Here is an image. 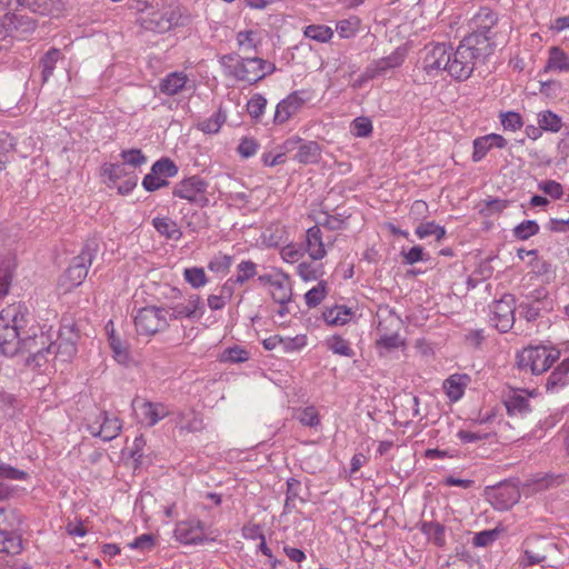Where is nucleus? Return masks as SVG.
Here are the masks:
<instances>
[{
    "instance_id": "a878e982",
    "label": "nucleus",
    "mask_w": 569,
    "mask_h": 569,
    "mask_svg": "<svg viewBox=\"0 0 569 569\" xmlns=\"http://www.w3.org/2000/svg\"><path fill=\"white\" fill-rule=\"evenodd\" d=\"M507 144V139L498 133H488L477 137L472 141L471 159L473 162H480L493 148L503 149Z\"/></svg>"
},
{
    "instance_id": "20e7f679",
    "label": "nucleus",
    "mask_w": 569,
    "mask_h": 569,
    "mask_svg": "<svg viewBox=\"0 0 569 569\" xmlns=\"http://www.w3.org/2000/svg\"><path fill=\"white\" fill-rule=\"evenodd\" d=\"M223 74L239 82L256 84L276 71V66L258 57H240L238 53L223 54L219 59Z\"/></svg>"
},
{
    "instance_id": "bb28decb",
    "label": "nucleus",
    "mask_w": 569,
    "mask_h": 569,
    "mask_svg": "<svg viewBox=\"0 0 569 569\" xmlns=\"http://www.w3.org/2000/svg\"><path fill=\"white\" fill-rule=\"evenodd\" d=\"M0 3L10 10L28 9L42 16L59 9V0H0Z\"/></svg>"
},
{
    "instance_id": "e2e57ef3",
    "label": "nucleus",
    "mask_w": 569,
    "mask_h": 569,
    "mask_svg": "<svg viewBox=\"0 0 569 569\" xmlns=\"http://www.w3.org/2000/svg\"><path fill=\"white\" fill-rule=\"evenodd\" d=\"M401 256L405 264H415L419 261H429L430 256L421 246H413L409 250H402Z\"/></svg>"
},
{
    "instance_id": "6ab92c4d",
    "label": "nucleus",
    "mask_w": 569,
    "mask_h": 569,
    "mask_svg": "<svg viewBox=\"0 0 569 569\" xmlns=\"http://www.w3.org/2000/svg\"><path fill=\"white\" fill-rule=\"evenodd\" d=\"M497 16L488 8H481L472 19L473 30L468 36H476L479 39H485L490 47V56L495 51V42L492 28L497 24Z\"/></svg>"
},
{
    "instance_id": "2f4dec72",
    "label": "nucleus",
    "mask_w": 569,
    "mask_h": 569,
    "mask_svg": "<svg viewBox=\"0 0 569 569\" xmlns=\"http://www.w3.org/2000/svg\"><path fill=\"white\" fill-rule=\"evenodd\" d=\"M151 223L156 231L168 240L178 241L182 238L178 223L169 217H154Z\"/></svg>"
},
{
    "instance_id": "8fccbe9b",
    "label": "nucleus",
    "mask_w": 569,
    "mask_h": 569,
    "mask_svg": "<svg viewBox=\"0 0 569 569\" xmlns=\"http://www.w3.org/2000/svg\"><path fill=\"white\" fill-rule=\"evenodd\" d=\"M350 131L356 138H368L373 131L372 121L366 116L357 117L350 123Z\"/></svg>"
},
{
    "instance_id": "f704fd0d",
    "label": "nucleus",
    "mask_w": 569,
    "mask_h": 569,
    "mask_svg": "<svg viewBox=\"0 0 569 569\" xmlns=\"http://www.w3.org/2000/svg\"><path fill=\"white\" fill-rule=\"evenodd\" d=\"M469 377L467 375H451L443 382L446 395L451 401L462 398Z\"/></svg>"
},
{
    "instance_id": "a211bd4d",
    "label": "nucleus",
    "mask_w": 569,
    "mask_h": 569,
    "mask_svg": "<svg viewBox=\"0 0 569 569\" xmlns=\"http://www.w3.org/2000/svg\"><path fill=\"white\" fill-rule=\"evenodd\" d=\"M282 148L284 151L297 149L295 160L302 164L317 163L321 157V148L316 141H303L299 137L287 139Z\"/></svg>"
},
{
    "instance_id": "603ef678",
    "label": "nucleus",
    "mask_w": 569,
    "mask_h": 569,
    "mask_svg": "<svg viewBox=\"0 0 569 569\" xmlns=\"http://www.w3.org/2000/svg\"><path fill=\"white\" fill-rule=\"evenodd\" d=\"M184 280L194 289L204 287L208 283V277L201 267L186 268L183 271Z\"/></svg>"
},
{
    "instance_id": "3c124183",
    "label": "nucleus",
    "mask_w": 569,
    "mask_h": 569,
    "mask_svg": "<svg viewBox=\"0 0 569 569\" xmlns=\"http://www.w3.org/2000/svg\"><path fill=\"white\" fill-rule=\"evenodd\" d=\"M305 36L318 42H328L333 37V31L330 27L323 24H310L305 28Z\"/></svg>"
},
{
    "instance_id": "ea45409f",
    "label": "nucleus",
    "mask_w": 569,
    "mask_h": 569,
    "mask_svg": "<svg viewBox=\"0 0 569 569\" xmlns=\"http://www.w3.org/2000/svg\"><path fill=\"white\" fill-rule=\"evenodd\" d=\"M325 345L335 355L347 358L355 356V350L351 348L350 342L340 335L329 337L326 339Z\"/></svg>"
},
{
    "instance_id": "37998d69",
    "label": "nucleus",
    "mask_w": 569,
    "mask_h": 569,
    "mask_svg": "<svg viewBox=\"0 0 569 569\" xmlns=\"http://www.w3.org/2000/svg\"><path fill=\"white\" fill-rule=\"evenodd\" d=\"M236 41L239 50L248 52L256 50L260 43L259 32L254 30H242L237 32Z\"/></svg>"
},
{
    "instance_id": "4c0bfd02",
    "label": "nucleus",
    "mask_w": 569,
    "mask_h": 569,
    "mask_svg": "<svg viewBox=\"0 0 569 569\" xmlns=\"http://www.w3.org/2000/svg\"><path fill=\"white\" fill-rule=\"evenodd\" d=\"M546 70L569 72V56L561 48L551 47L549 49Z\"/></svg>"
},
{
    "instance_id": "4be33fe9",
    "label": "nucleus",
    "mask_w": 569,
    "mask_h": 569,
    "mask_svg": "<svg viewBox=\"0 0 569 569\" xmlns=\"http://www.w3.org/2000/svg\"><path fill=\"white\" fill-rule=\"evenodd\" d=\"M525 545L526 549L521 560V566L525 568L543 562L547 559L546 551L556 547L555 543L545 541L540 537H529Z\"/></svg>"
},
{
    "instance_id": "c03bdc74",
    "label": "nucleus",
    "mask_w": 569,
    "mask_h": 569,
    "mask_svg": "<svg viewBox=\"0 0 569 569\" xmlns=\"http://www.w3.org/2000/svg\"><path fill=\"white\" fill-rule=\"evenodd\" d=\"M537 121L543 131L558 132L562 128L561 118L550 110L539 112Z\"/></svg>"
},
{
    "instance_id": "473e14b6",
    "label": "nucleus",
    "mask_w": 569,
    "mask_h": 569,
    "mask_svg": "<svg viewBox=\"0 0 569 569\" xmlns=\"http://www.w3.org/2000/svg\"><path fill=\"white\" fill-rule=\"evenodd\" d=\"M62 52L58 48H50L39 60L41 68V81L46 83L52 77L57 62L62 59Z\"/></svg>"
},
{
    "instance_id": "13d9d810",
    "label": "nucleus",
    "mask_w": 569,
    "mask_h": 569,
    "mask_svg": "<svg viewBox=\"0 0 569 569\" xmlns=\"http://www.w3.org/2000/svg\"><path fill=\"white\" fill-rule=\"evenodd\" d=\"M500 123L505 130L517 131L523 127L522 117L520 113L515 111L500 112Z\"/></svg>"
},
{
    "instance_id": "393cba45",
    "label": "nucleus",
    "mask_w": 569,
    "mask_h": 569,
    "mask_svg": "<svg viewBox=\"0 0 569 569\" xmlns=\"http://www.w3.org/2000/svg\"><path fill=\"white\" fill-rule=\"evenodd\" d=\"M406 59V50L397 48L389 56L373 60L367 66V77L378 78L388 71L399 68Z\"/></svg>"
},
{
    "instance_id": "c9c22d12",
    "label": "nucleus",
    "mask_w": 569,
    "mask_h": 569,
    "mask_svg": "<svg viewBox=\"0 0 569 569\" xmlns=\"http://www.w3.org/2000/svg\"><path fill=\"white\" fill-rule=\"evenodd\" d=\"M296 273L306 282L319 280L325 274L320 260L301 261L296 267Z\"/></svg>"
},
{
    "instance_id": "5701e85b",
    "label": "nucleus",
    "mask_w": 569,
    "mask_h": 569,
    "mask_svg": "<svg viewBox=\"0 0 569 569\" xmlns=\"http://www.w3.org/2000/svg\"><path fill=\"white\" fill-rule=\"evenodd\" d=\"M193 82L184 71H172L167 73L158 83L161 94L173 97L188 89H193Z\"/></svg>"
},
{
    "instance_id": "864d4df0",
    "label": "nucleus",
    "mask_w": 569,
    "mask_h": 569,
    "mask_svg": "<svg viewBox=\"0 0 569 569\" xmlns=\"http://www.w3.org/2000/svg\"><path fill=\"white\" fill-rule=\"evenodd\" d=\"M510 204V201L507 199L491 198L483 200L480 204V213L489 217L496 213L502 212Z\"/></svg>"
},
{
    "instance_id": "b1692460",
    "label": "nucleus",
    "mask_w": 569,
    "mask_h": 569,
    "mask_svg": "<svg viewBox=\"0 0 569 569\" xmlns=\"http://www.w3.org/2000/svg\"><path fill=\"white\" fill-rule=\"evenodd\" d=\"M53 355L50 356L51 360H60L62 362L70 361L77 353V335L71 328H67V331H60L56 341H52Z\"/></svg>"
},
{
    "instance_id": "0e129e2a",
    "label": "nucleus",
    "mask_w": 569,
    "mask_h": 569,
    "mask_svg": "<svg viewBox=\"0 0 569 569\" xmlns=\"http://www.w3.org/2000/svg\"><path fill=\"white\" fill-rule=\"evenodd\" d=\"M20 408L19 400L11 393L0 392V410L8 417H13Z\"/></svg>"
},
{
    "instance_id": "6e6d98bb",
    "label": "nucleus",
    "mask_w": 569,
    "mask_h": 569,
    "mask_svg": "<svg viewBox=\"0 0 569 569\" xmlns=\"http://www.w3.org/2000/svg\"><path fill=\"white\" fill-rule=\"evenodd\" d=\"M257 276V263H254L251 260H242L237 266V274L233 276L234 281H237L239 284H243L244 282L249 281L250 279L254 278Z\"/></svg>"
},
{
    "instance_id": "de8ad7c7",
    "label": "nucleus",
    "mask_w": 569,
    "mask_h": 569,
    "mask_svg": "<svg viewBox=\"0 0 569 569\" xmlns=\"http://www.w3.org/2000/svg\"><path fill=\"white\" fill-rule=\"evenodd\" d=\"M540 231V227L535 220H525L517 224L512 229V234L517 240H528L529 238L538 234Z\"/></svg>"
},
{
    "instance_id": "f03ea898",
    "label": "nucleus",
    "mask_w": 569,
    "mask_h": 569,
    "mask_svg": "<svg viewBox=\"0 0 569 569\" xmlns=\"http://www.w3.org/2000/svg\"><path fill=\"white\" fill-rule=\"evenodd\" d=\"M448 74L455 80L466 81L477 66L490 57V47L485 39L466 36L456 49L451 47Z\"/></svg>"
},
{
    "instance_id": "49530a36",
    "label": "nucleus",
    "mask_w": 569,
    "mask_h": 569,
    "mask_svg": "<svg viewBox=\"0 0 569 569\" xmlns=\"http://www.w3.org/2000/svg\"><path fill=\"white\" fill-rule=\"evenodd\" d=\"M120 158L122 163L127 167H132L133 169L140 168L141 166L147 163V156L142 152L141 149L132 148L122 150L120 152Z\"/></svg>"
},
{
    "instance_id": "7ed1b4c3",
    "label": "nucleus",
    "mask_w": 569,
    "mask_h": 569,
    "mask_svg": "<svg viewBox=\"0 0 569 569\" xmlns=\"http://www.w3.org/2000/svg\"><path fill=\"white\" fill-rule=\"evenodd\" d=\"M192 22L190 10L178 1H161L156 8L140 16L138 23L147 31L163 34L186 28Z\"/></svg>"
},
{
    "instance_id": "6e6552de",
    "label": "nucleus",
    "mask_w": 569,
    "mask_h": 569,
    "mask_svg": "<svg viewBox=\"0 0 569 569\" xmlns=\"http://www.w3.org/2000/svg\"><path fill=\"white\" fill-rule=\"evenodd\" d=\"M139 335L153 336L169 327L166 307L148 306L139 309L133 319Z\"/></svg>"
},
{
    "instance_id": "e433bc0d",
    "label": "nucleus",
    "mask_w": 569,
    "mask_h": 569,
    "mask_svg": "<svg viewBox=\"0 0 569 569\" xmlns=\"http://www.w3.org/2000/svg\"><path fill=\"white\" fill-rule=\"evenodd\" d=\"M421 532L427 539L437 547H445L446 545V528L440 522L423 521L420 527Z\"/></svg>"
},
{
    "instance_id": "bf43d9fd",
    "label": "nucleus",
    "mask_w": 569,
    "mask_h": 569,
    "mask_svg": "<svg viewBox=\"0 0 569 569\" xmlns=\"http://www.w3.org/2000/svg\"><path fill=\"white\" fill-rule=\"evenodd\" d=\"M226 118V114L219 109L210 118L203 120L199 128L206 133H217L224 123Z\"/></svg>"
},
{
    "instance_id": "39448f33",
    "label": "nucleus",
    "mask_w": 569,
    "mask_h": 569,
    "mask_svg": "<svg viewBox=\"0 0 569 569\" xmlns=\"http://www.w3.org/2000/svg\"><path fill=\"white\" fill-rule=\"evenodd\" d=\"M18 353H28L27 363L34 368H42L53 355L52 337L43 327L33 325L19 337Z\"/></svg>"
},
{
    "instance_id": "f3484780",
    "label": "nucleus",
    "mask_w": 569,
    "mask_h": 569,
    "mask_svg": "<svg viewBox=\"0 0 569 569\" xmlns=\"http://www.w3.org/2000/svg\"><path fill=\"white\" fill-rule=\"evenodd\" d=\"M166 308L168 309V321L182 319L199 320L204 315L203 301L197 293L188 296L183 302Z\"/></svg>"
},
{
    "instance_id": "69168bd1",
    "label": "nucleus",
    "mask_w": 569,
    "mask_h": 569,
    "mask_svg": "<svg viewBox=\"0 0 569 569\" xmlns=\"http://www.w3.org/2000/svg\"><path fill=\"white\" fill-rule=\"evenodd\" d=\"M307 346V336L298 335L296 337H282L281 349L284 353H291L296 351H300L302 348Z\"/></svg>"
},
{
    "instance_id": "a18cd8bd",
    "label": "nucleus",
    "mask_w": 569,
    "mask_h": 569,
    "mask_svg": "<svg viewBox=\"0 0 569 569\" xmlns=\"http://www.w3.org/2000/svg\"><path fill=\"white\" fill-rule=\"evenodd\" d=\"M233 257L226 253L214 254L208 262V269L217 274H227L232 264Z\"/></svg>"
},
{
    "instance_id": "0eeeda50",
    "label": "nucleus",
    "mask_w": 569,
    "mask_h": 569,
    "mask_svg": "<svg viewBox=\"0 0 569 569\" xmlns=\"http://www.w3.org/2000/svg\"><path fill=\"white\" fill-rule=\"evenodd\" d=\"M560 356V350L553 346H528L517 353V365L520 370L539 376L548 371Z\"/></svg>"
},
{
    "instance_id": "7c9ffc66",
    "label": "nucleus",
    "mask_w": 569,
    "mask_h": 569,
    "mask_svg": "<svg viewBox=\"0 0 569 569\" xmlns=\"http://www.w3.org/2000/svg\"><path fill=\"white\" fill-rule=\"evenodd\" d=\"M101 177L108 188H114L121 179L132 174L122 162H104L100 168Z\"/></svg>"
},
{
    "instance_id": "dca6fc26",
    "label": "nucleus",
    "mask_w": 569,
    "mask_h": 569,
    "mask_svg": "<svg viewBox=\"0 0 569 569\" xmlns=\"http://www.w3.org/2000/svg\"><path fill=\"white\" fill-rule=\"evenodd\" d=\"M311 96L308 90H296L279 101L273 116L274 124H283L310 100Z\"/></svg>"
},
{
    "instance_id": "9b49d317",
    "label": "nucleus",
    "mask_w": 569,
    "mask_h": 569,
    "mask_svg": "<svg viewBox=\"0 0 569 569\" xmlns=\"http://www.w3.org/2000/svg\"><path fill=\"white\" fill-rule=\"evenodd\" d=\"M178 167L170 158L157 160L142 179V187L148 192H154L169 184V179L178 174Z\"/></svg>"
},
{
    "instance_id": "c85d7f7f",
    "label": "nucleus",
    "mask_w": 569,
    "mask_h": 569,
    "mask_svg": "<svg viewBox=\"0 0 569 569\" xmlns=\"http://www.w3.org/2000/svg\"><path fill=\"white\" fill-rule=\"evenodd\" d=\"M303 250L312 260H322L327 256L322 231L319 224H315L306 231Z\"/></svg>"
},
{
    "instance_id": "4468645a",
    "label": "nucleus",
    "mask_w": 569,
    "mask_h": 569,
    "mask_svg": "<svg viewBox=\"0 0 569 569\" xmlns=\"http://www.w3.org/2000/svg\"><path fill=\"white\" fill-rule=\"evenodd\" d=\"M535 391L527 389L509 388L502 393V403L509 417L525 418L531 411L530 397Z\"/></svg>"
},
{
    "instance_id": "1a4fd4ad",
    "label": "nucleus",
    "mask_w": 569,
    "mask_h": 569,
    "mask_svg": "<svg viewBox=\"0 0 569 569\" xmlns=\"http://www.w3.org/2000/svg\"><path fill=\"white\" fill-rule=\"evenodd\" d=\"M208 187L207 180L198 174H193L177 182L172 188V196L197 207L204 208L209 204Z\"/></svg>"
},
{
    "instance_id": "9d476101",
    "label": "nucleus",
    "mask_w": 569,
    "mask_h": 569,
    "mask_svg": "<svg viewBox=\"0 0 569 569\" xmlns=\"http://www.w3.org/2000/svg\"><path fill=\"white\" fill-rule=\"evenodd\" d=\"M451 44L431 42L422 50V68L428 74L437 76L441 71L448 73Z\"/></svg>"
},
{
    "instance_id": "680f3d73",
    "label": "nucleus",
    "mask_w": 569,
    "mask_h": 569,
    "mask_svg": "<svg viewBox=\"0 0 569 569\" xmlns=\"http://www.w3.org/2000/svg\"><path fill=\"white\" fill-rule=\"evenodd\" d=\"M322 214L325 216V219L321 220L319 224L332 231L342 229L346 220L350 217V214L346 213L330 214L328 210H323Z\"/></svg>"
},
{
    "instance_id": "09e8293b",
    "label": "nucleus",
    "mask_w": 569,
    "mask_h": 569,
    "mask_svg": "<svg viewBox=\"0 0 569 569\" xmlns=\"http://www.w3.org/2000/svg\"><path fill=\"white\" fill-rule=\"evenodd\" d=\"M328 293L327 282L320 280L317 286L312 287L305 295L306 305L309 308H315L319 306L326 298Z\"/></svg>"
},
{
    "instance_id": "58836bf2",
    "label": "nucleus",
    "mask_w": 569,
    "mask_h": 569,
    "mask_svg": "<svg viewBox=\"0 0 569 569\" xmlns=\"http://www.w3.org/2000/svg\"><path fill=\"white\" fill-rule=\"evenodd\" d=\"M16 271V263L12 259L0 261V301L9 293Z\"/></svg>"
},
{
    "instance_id": "5fc2aeb1",
    "label": "nucleus",
    "mask_w": 569,
    "mask_h": 569,
    "mask_svg": "<svg viewBox=\"0 0 569 569\" xmlns=\"http://www.w3.org/2000/svg\"><path fill=\"white\" fill-rule=\"evenodd\" d=\"M376 346L379 350L391 351L399 348H403L406 346L405 339L400 337L399 333H388L383 336H379L376 341Z\"/></svg>"
},
{
    "instance_id": "423d86ee",
    "label": "nucleus",
    "mask_w": 569,
    "mask_h": 569,
    "mask_svg": "<svg viewBox=\"0 0 569 569\" xmlns=\"http://www.w3.org/2000/svg\"><path fill=\"white\" fill-rule=\"evenodd\" d=\"M23 520L17 509L0 508V553L17 556L22 552Z\"/></svg>"
},
{
    "instance_id": "f257e3e1",
    "label": "nucleus",
    "mask_w": 569,
    "mask_h": 569,
    "mask_svg": "<svg viewBox=\"0 0 569 569\" xmlns=\"http://www.w3.org/2000/svg\"><path fill=\"white\" fill-rule=\"evenodd\" d=\"M34 325V316L23 301L8 305L0 311V353H18L19 337Z\"/></svg>"
},
{
    "instance_id": "412c9836",
    "label": "nucleus",
    "mask_w": 569,
    "mask_h": 569,
    "mask_svg": "<svg viewBox=\"0 0 569 569\" xmlns=\"http://www.w3.org/2000/svg\"><path fill=\"white\" fill-rule=\"evenodd\" d=\"M174 537L183 545H202L209 541L204 535L203 522L197 519L178 522L174 529Z\"/></svg>"
},
{
    "instance_id": "72a5a7b5",
    "label": "nucleus",
    "mask_w": 569,
    "mask_h": 569,
    "mask_svg": "<svg viewBox=\"0 0 569 569\" xmlns=\"http://www.w3.org/2000/svg\"><path fill=\"white\" fill-rule=\"evenodd\" d=\"M352 312L346 306L335 305L326 308L322 312L325 322L330 327L343 326L349 322Z\"/></svg>"
},
{
    "instance_id": "2eb2a0df",
    "label": "nucleus",
    "mask_w": 569,
    "mask_h": 569,
    "mask_svg": "<svg viewBox=\"0 0 569 569\" xmlns=\"http://www.w3.org/2000/svg\"><path fill=\"white\" fill-rule=\"evenodd\" d=\"M122 429V421L108 411H100L92 420L88 422V430L93 437H99L103 441H110L118 437Z\"/></svg>"
},
{
    "instance_id": "052dcab7",
    "label": "nucleus",
    "mask_w": 569,
    "mask_h": 569,
    "mask_svg": "<svg viewBox=\"0 0 569 569\" xmlns=\"http://www.w3.org/2000/svg\"><path fill=\"white\" fill-rule=\"evenodd\" d=\"M250 353L242 347L233 346L227 348L221 355V361L240 363L249 360Z\"/></svg>"
},
{
    "instance_id": "c756f323",
    "label": "nucleus",
    "mask_w": 569,
    "mask_h": 569,
    "mask_svg": "<svg viewBox=\"0 0 569 569\" xmlns=\"http://www.w3.org/2000/svg\"><path fill=\"white\" fill-rule=\"evenodd\" d=\"M569 383V358L563 359L546 379V390L557 392Z\"/></svg>"
},
{
    "instance_id": "4d7b16f0",
    "label": "nucleus",
    "mask_w": 569,
    "mask_h": 569,
    "mask_svg": "<svg viewBox=\"0 0 569 569\" xmlns=\"http://www.w3.org/2000/svg\"><path fill=\"white\" fill-rule=\"evenodd\" d=\"M266 107L267 99L260 93L253 94L247 102V111L254 121L260 120L264 113Z\"/></svg>"
},
{
    "instance_id": "cd10ccee",
    "label": "nucleus",
    "mask_w": 569,
    "mask_h": 569,
    "mask_svg": "<svg viewBox=\"0 0 569 569\" xmlns=\"http://www.w3.org/2000/svg\"><path fill=\"white\" fill-rule=\"evenodd\" d=\"M132 407L139 410V421L147 427L156 426L169 415L168 408L161 402L143 401L138 406L137 400H133Z\"/></svg>"
},
{
    "instance_id": "aec40b11",
    "label": "nucleus",
    "mask_w": 569,
    "mask_h": 569,
    "mask_svg": "<svg viewBox=\"0 0 569 569\" xmlns=\"http://www.w3.org/2000/svg\"><path fill=\"white\" fill-rule=\"evenodd\" d=\"M489 501L497 510H508L520 499L519 489L508 482H501L487 490Z\"/></svg>"
},
{
    "instance_id": "79ce46f5",
    "label": "nucleus",
    "mask_w": 569,
    "mask_h": 569,
    "mask_svg": "<svg viewBox=\"0 0 569 569\" xmlns=\"http://www.w3.org/2000/svg\"><path fill=\"white\" fill-rule=\"evenodd\" d=\"M402 321L399 316H397L393 311H388L385 317H380L379 323L377 326L378 336L390 335V333H399L401 329Z\"/></svg>"
},
{
    "instance_id": "338daca9",
    "label": "nucleus",
    "mask_w": 569,
    "mask_h": 569,
    "mask_svg": "<svg viewBox=\"0 0 569 569\" xmlns=\"http://www.w3.org/2000/svg\"><path fill=\"white\" fill-rule=\"evenodd\" d=\"M108 341L111 350L114 353V358L119 362H124L128 359L129 353L121 339L117 337L116 333L112 332L109 335Z\"/></svg>"
},
{
    "instance_id": "a19ab883",
    "label": "nucleus",
    "mask_w": 569,
    "mask_h": 569,
    "mask_svg": "<svg viewBox=\"0 0 569 569\" xmlns=\"http://www.w3.org/2000/svg\"><path fill=\"white\" fill-rule=\"evenodd\" d=\"M293 418L297 419L302 426L309 428H316L321 422L319 411L315 406L296 409Z\"/></svg>"
},
{
    "instance_id": "ddd939ff",
    "label": "nucleus",
    "mask_w": 569,
    "mask_h": 569,
    "mask_svg": "<svg viewBox=\"0 0 569 569\" xmlns=\"http://www.w3.org/2000/svg\"><path fill=\"white\" fill-rule=\"evenodd\" d=\"M515 298L503 295L489 306V321L500 332H508L515 323Z\"/></svg>"
},
{
    "instance_id": "774afa93",
    "label": "nucleus",
    "mask_w": 569,
    "mask_h": 569,
    "mask_svg": "<svg viewBox=\"0 0 569 569\" xmlns=\"http://www.w3.org/2000/svg\"><path fill=\"white\" fill-rule=\"evenodd\" d=\"M538 189L550 196L552 199H560L563 196L562 186L555 180H543L538 183Z\"/></svg>"
},
{
    "instance_id": "f8f14e48",
    "label": "nucleus",
    "mask_w": 569,
    "mask_h": 569,
    "mask_svg": "<svg viewBox=\"0 0 569 569\" xmlns=\"http://www.w3.org/2000/svg\"><path fill=\"white\" fill-rule=\"evenodd\" d=\"M96 253V246L93 243H86L79 254L71 260V263L64 273V278L69 282L70 287L76 288L84 281Z\"/></svg>"
}]
</instances>
